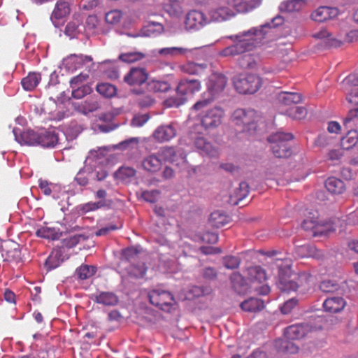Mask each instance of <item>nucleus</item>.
Returning <instances> with one entry per match:
<instances>
[{"instance_id": "1a4fd4ad", "label": "nucleus", "mask_w": 358, "mask_h": 358, "mask_svg": "<svg viewBox=\"0 0 358 358\" xmlns=\"http://www.w3.org/2000/svg\"><path fill=\"white\" fill-rule=\"evenodd\" d=\"M150 303L162 310L170 311L176 303L173 295L169 291L160 288L153 289L148 293Z\"/></svg>"}, {"instance_id": "79ce46f5", "label": "nucleus", "mask_w": 358, "mask_h": 358, "mask_svg": "<svg viewBox=\"0 0 358 358\" xmlns=\"http://www.w3.org/2000/svg\"><path fill=\"white\" fill-rule=\"evenodd\" d=\"M144 57V54L140 52H129L120 54L119 59L126 63H133L142 59Z\"/></svg>"}, {"instance_id": "052dcab7", "label": "nucleus", "mask_w": 358, "mask_h": 358, "mask_svg": "<svg viewBox=\"0 0 358 358\" xmlns=\"http://www.w3.org/2000/svg\"><path fill=\"white\" fill-rule=\"evenodd\" d=\"M52 186H53V184L45 180L40 179L38 180V187L41 192L46 196H50L51 194Z\"/></svg>"}, {"instance_id": "9b49d317", "label": "nucleus", "mask_w": 358, "mask_h": 358, "mask_svg": "<svg viewBox=\"0 0 358 358\" xmlns=\"http://www.w3.org/2000/svg\"><path fill=\"white\" fill-rule=\"evenodd\" d=\"M224 115V110L220 107H214L201 113L199 116L201 127L206 130L217 128Z\"/></svg>"}, {"instance_id": "4d7b16f0", "label": "nucleus", "mask_w": 358, "mask_h": 358, "mask_svg": "<svg viewBox=\"0 0 358 358\" xmlns=\"http://www.w3.org/2000/svg\"><path fill=\"white\" fill-rule=\"evenodd\" d=\"M307 115V110L301 106H292V119L302 120Z\"/></svg>"}, {"instance_id": "864d4df0", "label": "nucleus", "mask_w": 358, "mask_h": 358, "mask_svg": "<svg viewBox=\"0 0 358 358\" xmlns=\"http://www.w3.org/2000/svg\"><path fill=\"white\" fill-rule=\"evenodd\" d=\"M138 251L133 248H127L122 250V259L127 262H132L136 260L138 257Z\"/></svg>"}, {"instance_id": "20e7f679", "label": "nucleus", "mask_w": 358, "mask_h": 358, "mask_svg": "<svg viewBox=\"0 0 358 358\" xmlns=\"http://www.w3.org/2000/svg\"><path fill=\"white\" fill-rule=\"evenodd\" d=\"M201 90V83L196 79H182L176 87V92L180 97H171L166 101L170 107H179L187 101V95L194 94Z\"/></svg>"}, {"instance_id": "f3484780", "label": "nucleus", "mask_w": 358, "mask_h": 358, "mask_svg": "<svg viewBox=\"0 0 358 358\" xmlns=\"http://www.w3.org/2000/svg\"><path fill=\"white\" fill-rule=\"evenodd\" d=\"M70 3L66 0H58L52 13L50 19L55 27H58L57 20L63 19L70 13Z\"/></svg>"}, {"instance_id": "a878e982", "label": "nucleus", "mask_w": 358, "mask_h": 358, "mask_svg": "<svg viewBox=\"0 0 358 358\" xmlns=\"http://www.w3.org/2000/svg\"><path fill=\"white\" fill-rule=\"evenodd\" d=\"M161 162L178 164V155L173 147H163L157 153Z\"/></svg>"}, {"instance_id": "5fc2aeb1", "label": "nucleus", "mask_w": 358, "mask_h": 358, "mask_svg": "<svg viewBox=\"0 0 358 358\" xmlns=\"http://www.w3.org/2000/svg\"><path fill=\"white\" fill-rule=\"evenodd\" d=\"M149 86L155 92H166L170 89V85L164 81L152 80Z\"/></svg>"}, {"instance_id": "5701e85b", "label": "nucleus", "mask_w": 358, "mask_h": 358, "mask_svg": "<svg viewBox=\"0 0 358 358\" xmlns=\"http://www.w3.org/2000/svg\"><path fill=\"white\" fill-rule=\"evenodd\" d=\"M142 166L148 172L156 173L162 169V162L157 154H152L143 159Z\"/></svg>"}, {"instance_id": "f257e3e1", "label": "nucleus", "mask_w": 358, "mask_h": 358, "mask_svg": "<svg viewBox=\"0 0 358 358\" xmlns=\"http://www.w3.org/2000/svg\"><path fill=\"white\" fill-rule=\"evenodd\" d=\"M284 21L283 16L277 15L270 22L227 36L233 43L222 49L219 55L222 57H235L253 50L263 43L273 28L282 25Z\"/></svg>"}, {"instance_id": "7c9ffc66", "label": "nucleus", "mask_w": 358, "mask_h": 358, "mask_svg": "<svg viewBox=\"0 0 358 358\" xmlns=\"http://www.w3.org/2000/svg\"><path fill=\"white\" fill-rule=\"evenodd\" d=\"M290 329L291 326L286 327L284 331L283 336L276 339L275 341V346L280 352H286L289 350V345L291 343L289 336Z\"/></svg>"}, {"instance_id": "6e6552de", "label": "nucleus", "mask_w": 358, "mask_h": 358, "mask_svg": "<svg viewBox=\"0 0 358 358\" xmlns=\"http://www.w3.org/2000/svg\"><path fill=\"white\" fill-rule=\"evenodd\" d=\"M257 117L255 110L238 108L233 113L231 120L235 124L242 127V131H250L256 129Z\"/></svg>"}, {"instance_id": "49530a36", "label": "nucleus", "mask_w": 358, "mask_h": 358, "mask_svg": "<svg viewBox=\"0 0 358 358\" xmlns=\"http://www.w3.org/2000/svg\"><path fill=\"white\" fill-rule=\"evenodd\" d=\"M238 62L240 66L244 69H253L257 64L254 55L251 54L243 55L239 59Z\"/></svg>"}, {"instance_id": "2f4dec72", "label": "nucleus", "mask_w": 358, "mask_h": 358, "mask_svg": "<svg viewBox=\"0 0 358 358\" xmlns=\"http://www.w3.org/2000/svg\"><path fill=\"white\" fill-rule=\"evenodd\" d=\"M315 328V327H313L306 323L292 324V340L302 338L309 331Z\"/></svg>"}, {"instance_id": "774afa93", "label": "nucleus", "mask_w": 358, "mask_h": 358, "mask_svg": "<svg viewBox=\"0 0 358 358\" xmlns=\"http://www.w3.org/2000/svg\"><path fill=\"white\" fill-rule=\"evenodd\" d=\"M349 103L358 106V88H355L346 97Z\"/></svg>"}, {"instance_id": "4468645a", "label": "nucleus", "mask_w": 358, "mask_h": 358, "mask_svg": "<svg viewBox=\"0 0 358 358\" xmlns=\"http://www.w3.org/2000/svg\"><path fill=\"white\" fill-rule=\"evenodd\" d=\"M148 78L145 69L134 67L124 76V81L130 86H140L147 81Z\"/></svg>"}, {"instance_id": "0e129e2a", "label": "nucleus", "mask_w": 358, "mask_h": 358, "mask_svg": "<svg viewBox=\"0 0 358 358\" xmlns=\"http://www.w3.org/2000/svg\"><path fill=\"white\" fill-rule=\"evenodd\" d=\"M277 99L280 105L289 106L291 103V93L281 92L278 94Z\"/></svg>"}, {"instance_id": "39448f33", "label": "nucleus", "mask_w": 358, "mask_h": 358, "mask_svg": "<svg viewBox=\"0 0 358 358\" xmlns=\"http://www.w3.org/2000/svg\"><path fill=\"white\" fill-rule=\"evenodd\" d=\"M227 85V78L224 76H216L211 79L208 84L207 90L202 94V99L196 102L193 108L199 110L206 107L215 99L216 94L222 92Z\"/></svg>"}, {"instance_id": "412c9836", "label": "nucleus", "mask_w": 358, "mask_h": 358, "mask_svg": "<svg viewBox=\"0 0 358 358\" xmlns=\"http://www.w3.org/2000/svg\"><path fill=\"white\" fill-rule=\"evenodd\" d=\"M291 267L287 266L285 268L280 267L278 272V287L282 292L291 290Z\"/></svg>"}, {"instance_id": "37998d69", "label": "nucleus", "mask_w": 358, "mask_h": 358, "mask_svg": "<svg viewBox=\"0 0 358 358\" xmlns=\"http://www.w3.org/2000/svg\"><path fill=\"white\" fill-rule=\"evenodd\" d=\"M320 289L323 292H334L340 289V285L334 280H325L320 282Z\"/></svg>"}, {"instance_id": "2eb2a0df", "label": "nucleus", "mask_w": 358, "mask_h": 358, "mask_svg": "<svg viewBox=\"0 0 358 358\" xmlns=\"http://www.w3.org/2000/svg\"><path fill=\"white\" fill-rule=\"evenodd\" d=\"M308 275L305 273L299 275L296 281H292V292L294 291L297 293V299L296 297H292V308L302 299L303 296L308 289Z\"/></svg>"}, {"instance_id": "4be33fe9", "label": "nucleus", "mask_w": 358, "mask_h": 358, "mask_svg": "<svg viewBox=\"0 0 358 358\" xmlns=\"http://www.w3.org/2000/svg\"><path fill=\"white\" fill-rule=\"evenodd\" d=\"M153 135L159 142L169 141L176 135V129L171 124L162 125L157 128Z\"/></svg>"}, {"instance_id": "cd10ccee", "label": "nucleus", "mask_w": 358, "mask_h": 358, "mask_svg": "<svg viewBox=\"0 0 358 358\" xmlns=\"http://www.w3.org/2000/svg\"><path fill=\"white\" fill-rule=\"evenodd\" d=\"M41 80V76L38 73H29L27 76L22 78L21 84L26 91L34 90Z\"/></svg>"}, {"instance_id": "7ed1b4c3", "label": "nucleus", "mask_w": 358, "mask_h": 358, "mask_svg": "<svg viewBox=\"0 0 358 358\" xmlns=\"http://www.w3.org/2000/svg\"><path fill=\"white\" fill-rule=\"evenodd\" d=\"M345 220L339 217H331L329 219L314 220L305 219L301 226L305 231H309L314 237L327 236L334 232L337 228L343 230Z\"/></svg>"}, {"instance_id": "ddd939ff", "label": "nucleus", "mask_w": 358, "mask_h": 358, "mask_svg": "<svg viewBox=\"0 0 358 358\" xmlns=\"http://www.w3.org/2000/svg\"><path fill=\"white\" fill-rule=\"evenodd\" d=\"M208 23L206 15L197 10L188 12L186 15L185 24L188 30H199Z\"/></svg>"}, {"instance_id": "bf43d9fd", "label": "nucleus", "mask_w": 358, "mask_h": 358, "mask_svg": "<svg viewBox=\"0 0 358 358\" xmlns=\"http://www.w3.org/2000/svg\"><path fill=\"white\" fill-rule=\"evenodd\" d=\"M83 107L88 112H93L99 108V103L96 99L90 98L85 101Z\"/></svg>"}, {"instance_id": "c03bdc74", "label": "nucleus", "mask_w": 358, "mask_h": 358, "mask_svg": "<svg viewBox=\"0 0 358 358\" xmlns=\"http://www.w3.org/2000/svg\"><path fill=\"white\" fill-rule=\"evenodd\" d=\"M72 89L71 95L73 98L77 99H82L92 92V89L89 85H83L80 87Z\"/></svg>"}, {"instance_id": "e433bc0d", "label": "nucleus", "mask_w": 358, "mask_h": 358, "mask_svg": "<svg viewBox=\"0 0 358 358\" xmlns=\"http://www.w3.org/2000/svg\"><path fill=\"white\" fill-rule=\"evenodd\" d=\"M128 273L131 276L136 278H143L147 272L148 268L145 264L140 262L137 264H131L128 268Z\"/></svg>"}, {"instance_id": "bb28decb", "label": "nucleus", "mask_w": 358, "mask_h": 358, "mask_svg": "<svg viewBox=\"0 0 358 358\" xmlns=\"http://www.w3.org/2000/svg\"><path fill=\"white\" fill-rule=\"evenodd\" d=\"M241 308L244 311L257 312L264 308V303L261 299L251 297L242 302L241 303Z\"/></svg>"}, {"instance_id": "13d9d810", "label": "nucleus", "mask_w": 358, "mask_h": 358, "mask_svg": "<svg viewBox=\"0 0 358 358\" xmlns=\"http://www.w3.org/2000/svg\"><path fill=\"white\" fill-rule=\"evenodd\" d=\"M89 76L87 73H80L79 75L73 77L70 80V87L71 88H76L88 78Z\"/></svg>"}, {"instance_id": "338daca9", "label": "nucleus", "mask_w": 358, "mask_h": 358, "mask_svg": "<svg viewBox=\"0 0 358 358\" xmlns=\"http://www.w3.org/2000/svg\"><path fill=\"white\" fill-rule=\"evenodd\" d=\"M343 155V149L330 150L328 153V159L332 162H338Z\"/></svg>"}, {"instance_id": "8fccbe9b", "label": "nucleus", "mask_w": 358, "mask_h": 358, "mask_svg": "<svg viewBox=\"0 0 358 358\" xmlns=\"http://www.w3.org/2000/svg\"><path fill=\"white\" fill-rule=\"evenodd\" d=\"M122 13L118 10L108 12L105 16V20L108 24H115L120 21Z\"/></svg>"}, {"instance_id": "c756f323", "label": "nucleus", "mask_w": 358, "mask_h": 358, "mask_svg": "<svg viewBox=\"0 0 358 358\" xmlns=\"http://www.w3.org/2000/svg\"><path fill=\"white\" fill-rule=\"evenodd\" d=\"M180 70L189 75H200L206 69V64H196L194 62H187L183 65L180 66Z\"/></svg>"}, {"instance_id": "b1692460", "label": "nucleus", "mask_w": 358, "mask_h": 358, "mask_svg": "<svg viewBox=\"0 0 358 358\" xmlns=\"http://www.w3.org/2000/svg\"><path fill=\"white\" fill-rule=\"evenodd\" d=\"M325 187L331 194L339 195L345 190L343 182L336 178L331 177L325 181Z\"/></svg>"}, {"instance_id": "ea45409f", "label": "nucleus", "mask_w": 358, "mask_h": 358, "mask_svg": "<svg viewBox=\"0 0 358 358\" xmlns=\"http://www.w3.org/2000/svg\"><path fill=\"white\" fill-rule=\"evenodd\" d=\"M358 121V107L351 109L343 120V126L345 129H352Z\"/></svg>"}, {"instance_id": "c85d7f7f", "label": "nucleus", "mask_w": 358, "mask_h": 358, "mask_svg": "<svg viewBox=\"0 0 358 358\" xmlns=\"http://www.w3.org/2000/svg\"><path fill=\"white\" fill-rule=\"evenodd\" d=\"M95 301L104 306H113L118 303V297L113 292H102L95 297Z\"/></svg>"}, {"instance_id": "3c124183", "label": "nucleus", "mask_w": 358, "mask_h": 358, "mask_svg": "<svg viewBox=\"0 0 358 358\" xmlns=\"http://www.w3.org/2000/svg\"><path fill=\"white\" fill-rule=\"evenodd\" d=\"M241 264V260L238 257L234 256H227L223 258V264L225 268L228 269L237 268Z\"/></svg>"}, {"instance_id": "69168bd1", "label": "nucleus", "mask_w": 358, "mask_h": 358, "mask_svg": "<svg viewBox=\"0 0 358 358\" xmlns=\"http://www.w3.org/2000/svg\"><path fill=\"white\" fill-rule=\"evenodd\" d=\"M119 227L114 224H109L108 225L101 228L95 232V235L97 236H106L112 231L118 229Z\"/></svg>"}, {"instance_id": "f03ea898", "label": "nucleus", "mask_w": 358, "mask_h": 358, "mask_svg": "<svg viewBox=\"0 0 358 358\" xmlns=\"http://www.w3.org/2000/svg\"><path fill=\"white\" fill-rule=\"evenodd\" d=\"M261 0H227L209 12L211 20L215 22L225 21L234 16L232 8L239 13H248L259 7Z\"/></svg>"}, {"instance_id": "473e14b6", "label": "nucleus", "mask_w": 358, "mask_h": 358, "mask_svg": "<svg viewBox=\"0 0 358 358\" xmlns=\"http://www.w3.org/2000/svg\"><path fill=\"white\" fill-rule=\"evenodd\" d=\"M358 142V131L349 130L345 136L341 139V145L343 150H349L353 148Z\"/></svg>"}, {"instance_id": "6e6d98bb", "label": "nucleus", "mask_w": 358, "mask_h": 358, "mask_svg": "<svg viewBox=\"0 0 358 358\" xmlns=\"http://www.w3.org/2000/svg\"><path fill=\"white\" fill-rule=\"evenodd\" d=\"M136 173V171L131 167H120L117 172V176L123 180L133 178Z\"/></svg>"}, {"instance_id": "6ab92c4d", "label": "nucleus", "mask_w": 358, "mask_h": 358, "mask_svg": "<svg viewBox=\"0 0 358 358\" xmlns=\"http://www.w3.org/2000/svg\"><path fill=\"white\" fill-rule=\"evenodd\" d=\"M38 138L37 145H40L43 148H55L59 142L57 134L50 130L38 132Z\"/></svg>"}, {"instance_id": "dca6fc26", "label": "nucleus", "mask_w": 358, "mask_h": 358, "mask_svg": "<svg viewBox=\"0 0 358 358\" xmlns=\"http://www.w3.org/2000/svg\"><path fill=\"white\" fill-rule=\"evenodd\" d=\"M339 12L336 7L320 6L314 10L310 17L315 22H323L338 16Z\"/></svg>"}, {"instance_id": "de8ad7c7", "label": "nucleus", "mask_w": 358, "mask_h": 358, "mask_svg": "<svg viewBox=\"0 0 358 358\" xmlns=\"http://www.w3.org/2000/svg\"><path fill=\"white\" fill-rule=\"evenodd\" d=\"M59 257L60 255L59 254L58 251L52 252L50 255L45 262V266L48 267V270L54 269L59 266Z\"/></svg>"}, {"instance_id": "09e8293b", "label": "nucleus", "mask_w": 358, "mask_h": 358, "mask_svg": "<svg viewBox=\"0 0 358 358\" xmlns=\"http://www.w3.org/2000/svg\"><path fill=\"white\" fill-rule=\"evenodd\" d=\"M107 206L106 200H100L97 202H88L84 204L82 207V210L85 213H87L90 211H94L97 209L104 208Z\"/></svg>"}, {"instance_id": "423d86ee", "label": "nucleus", "mask_w": 358, "mask_h": 358, "mask_svg": "<svg viewBox=\"0 0 358 358\" xmlns=\"http://www.w3.org/2000/svg\"><path fill=\"white\" fill-rule=\"evenodd\" d=\"M273 155L278 158L291 156V134L276 132L268 138Z\"/></svg>"}, {"instance_id": "f704fd0d", "label": "nucleus", "mask_w": 358, "mask_h": 358, "mask_svg": "<svg viewBox=\"0 0 358 358\" xmlns=\"http://www.w3.org/2000/svg\"><path fill=\"white\" fill-rule=\"evenodd\" d=\"M184 0H169L165 4L166 11L171 16H179L182 13Z\"/></svg>"}, {"instance_id": "72a5a7b5", "label": "nucleus", "mask_w": 358, "mask_h": 358, "mask_svg": "<svg viewBox=\"0 0 358 358\" xmlns=\"http://www.w3.org/2000/svg\"><path fill=\"white\" fill-rule=\"evenodd\" d=\"M249 280L252 282L257 281L259 283L266 280V271L260 266H255L248 268Z\"/></svg>"}, {"instance_id": "e2e57ef3", "label": "nucleus", "mask_w": 358, "mask_h": 358, "mask_svg": "<svg viewBox=\"0 0 358 358\" xmlns=\"http://www.w3.org/2000/svg\"><path fill=\"white\" fill-rule=\"evenodd\" d=\"M78 24L76 22H69L65 28V34L71 38L75 37L78 32Z\"/></svg>"}, {"instance_id": "393cba45", "label": "nucleus", "mask_w": 358, "mask_h": 358, "mask_svg": "<svg viewBox=\"0 0 358 358\" xmlns=\"http://www.w3.org/2000/svg\"><path fill=\"white\" fill-rule=\"evenodd\" d=\"M250 187L245 182H241L238 187L235 189L234 193L230 196V202L234 205H237L238 203L245 199L249 194Z\"/></svg>"}, {"instance_id": "0eeeda50", "label": "nucleus", "mask_w": 358, "mask_h": 358, "mask_svg": "<svg viewBox=\"0 0 358 358\" xmlns=\"http://www.w3.org/2000/svg\"><path fill=\"white\" fill-rule=\"evenodd\" d=\"M234 86L240 94H254L262 86V79L255 74H241L234 78Z\"/></svg>"}, {"instance_id": "a19ab883", "label": "nucleus", "mask_w": 358, "mask_h": 358, "mask_svg": "<svg viewBox=\"0 0 358 358\" xmlns=\"http://www.w3.org/2000/svg\"><path fill=\"white\" fill-rule=\"evenodd\" d=\"M209 221L216 228L223 227L227 222V217L220 211L212 213L210 215Z\"/></svg>"}, {"instance_id": "c9c22d12", "label": "nucleus", "mask_w": 358, "mask_h": 358, "mask_svg": "<svg viewBox=\"0 0 358 358\" xmlns=\"http://www.w3.org/2000/svg\"><path fill=\"white\" fill-rule=\"evenodd\" d=\"M96 90L99 94L106 98H111L117 93L115 86L108 83L98 84Z\"/></svg>"}, {"instance_id": "680f3d73", "label": "nucleus", "mask_w": 358, "mask_h": 358, "mask_svg": "<svg viewBox=\"0 0 358 358\" xmlns=\"http://www.w3.org/2000/svg\"><path fill=\"white\" fill-rule=\"evenodd\" d=\"M137 101H138V103L140 107L146 108V107H149L151 105H152V103L154 102V99H152V97L150 95L145 94V95H143V96H140L137 99Z\"/></svg>"}, {"instance_id": "58836bf2", "label": "nucleus", "mask_w": 358, "mask_h": 358, "mask_svg": "<svg viewBox=\"0 0 358 358\" xmlns=\"http://www.w3.org/2000/svg\"><path fill=\"white\" fill-rule=\"evenodd\" d=\"M96 271L95 266L83 264L76 269V273L80 280H86L94 275Z\"/></svg>"}, {"instance_id": "603ef678", "label": "nucleus", "mask_w": 358, "mask_h": 358, "mask_svg": "<svg viewBox=\"0 0 358 358\" xmlns=\"http://www.w3.org/2000/svg\"><path fill=\"white\" fill-rule=\"evenodd\" d=\"M160 193V191L157 189L150 191L146 190L141 193V197L147 202L155 203L157 201Z\"/></svg>"}, {"instance_id": "a18cd8bd", "label": "nucleus", "mask_w": 358, "mask_h": 358, "mask_svg": "<svg viewBox=\"0 0 358 358\" xmlns=\"http://www.w3.org/2000/svg\"><path fill=\"white\" fill-rule=\"evenodd\" d=\"M187 51V49L183 48L171 47L164 48L159 50L158 53L161 55L174 57L179 55H183Z\"/></svg>"}, {"instance_id": "4c0bfd02", "label": "nucleus", "mask_w": 358, "mask_h": 358, "mask_svg": "<svg viewBox=\"0 0 358 358\" xmlns=\"http://www.w3.org/2000/svg\"><path fill=\"white\" fill-rule=\"evenodd\" d=\"M36 234L38 237L51 240H57L60 237V234L57 230L48 227H41L36 231Z\"/></svg>"}, {"instance_id": "9d476101", "label": "nucleus", "mask_w": 358, "mask_h": 358, "mask_svg": "<svg viewBox=\"0 0 358 358\" xmlns=\"http://www.w3.org/2000/svg\"><path fill=\"white\" fill-rule=\"evenodd\" d=\"M200 126L196 124L194 125L189 130L188 136L190 142L201 151L202 154H205L210 157L216 156L217 151L208 142L203 136L201 132L199 131Z\"/></svg>"}, {"instance_id": "a211bd4d", "label": "nucleus", "mask_w": 358, "mask_h": 358, "mask_svg": "<svg viewBox=\"0 0 358 358\" xmlns=\"http://www.w3.org/2000/svg\"><path fill=\"white\" fill-rule=\"evenodd\" d=\"M15 138L20 145H37L38 141V132L31 129L20 131L19 134L17 129H13Z\"/></svg>"}, {"instance_id": "f8f14e48", "label": "nucleus", "mask_w": 358, "mask_h": 358, "mask_svg": "<svg viewBox=\"0 0 358 358\" xmlns=\"http://www.w3.org/2000/svg\"><path fill=\"white\" fill-rule=\"evenodd\" d=\"M357 35L356 31H350L346 34L344 39H341L334 36L327 29H322L315 33L313 36L316 39L322 41V43L327 48H338L344 42H352L354 37L357 36Z\"/></svg>"}, {"instance_id": "aec40b11", "label": "nucleus", "mask_w": 358, "mask_h": 358, "mask_svg": "<svg viewBox=\"0 0 358 358\" xmlns=\"http://www.w3.org/2000/svg\"><path fill=\"white\" fill-rule=\"evenodd\" d=\"M346 302L341 296L327 298L323 303V308L326 312L337 313L341 312L345 306Z\"/></svg>"}]
</instances>
